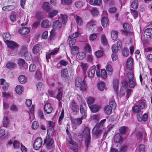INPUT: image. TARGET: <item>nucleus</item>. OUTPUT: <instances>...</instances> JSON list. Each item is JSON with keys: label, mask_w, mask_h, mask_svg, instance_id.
Wrapping results in <instances>:
<instances>
[{"label": "nucleus", "mask_w": 152, "mask_h": 152, "mask_svg": "<svg viewBox=\"0 0 152 152\" xmlns=\"http://www.w3.org/2000/svg\"><path fill=\"white\" fill-rule=\"evenodd\" d=\"M82 134L83 138L85 140V145L87 149L88 150V148L91 142V129L88 127H86L82 131Z\"/></svg>", "instance_id": "nucleus-1"}, {"label": "nucleus", "mask_w": 152, "mask_h": 152, "mask_svg": "<svg viewBox=\"0 0 152 152\" xmlns=\"http://www.w3.org/2000/svg\"><path fill=\"white\" fill-rule=\"evenodd\" d=\"M54 140L51 136L47 135L44 141V144H45L46 148L48 150H52L54 147Z\"/></svg>", "instance_id": "nucleus-2"}, {"label": "nucleus", "mask_w": 152, "mask_h": 152, "mask_svg": "<svg viewBox=\"0 0 152 152\" xmlns=\"http://www.w3.org/2000/svg\"><path fill=\"white\" fill-rule=\"evenodd\" d=\"M132 110L133 112L135 113H137V117L139 120H141V117L143 113V111H141V109L139 106L137 105H134L132 107Z\"/></svg>", "instance_id": "nucleus-3"}, {"label": "nucleus", "mask_w": 152, "mask_h": 152, "mask_svg": "<svg viewBox=\"0 0 152 152\" xmlns=\"http://www.w3.org/2000/svg\"><path fill=\"white\" fill-rule=\"evenodd\" d=\"M42 144V138L40 137H37L34 142L33 148L34 150H39L41 147Z\"/></svg>", "instance_id": "nucleus-4"}, {"label": "nucleus", "mask_w": 152, "mask_h": 152, "mask_svg": "<svg viewBox=\"0 0 152 152\" xmlns=\"http://www.w3.org/2000/svg\"><path fill=\"white\" fill-rule=\"evenodd\" d=\"M99 124H96L92 131V134L96 136V139L100 137L102 134V130L99 129Z\"/></svg>", "instance_id": "nucleus-5"}, {"label": "nucleus", "mask_w": 152, "mask_h": 152, "mask_svg": "<svg viewBox=\"0 0 152 152\" xmlns=\"http://www.w3.org/2000/svg\"><path fill=\"white\" fill-rule=\"evenodd\" d=\"M123 27L124 29L122 31L123 34L126 36L131 34V33L129 32V30L130 29V26L128 23H124L123 25Z\"/></svg>", "instance_id": "nucleus-6"}, {"label": "nucleus", "mask_w": 152, "mask_h": 152, "mask_svg": "<svg viewBox=\"0 0 152 152\" xmlns=\"http://www.w3.org/2000/svg\"><path fill=\"white\" fill-rule=\"evenodd\" d=\"M43 109L44 111L48 114H50L53 110V108L51 104L48 102L45 104Z\"/></svg>", "instance_id": "nucleus-7"}, {"label": "nucleus", "mask_w": 152, "mask_h": 152, "mask_svg": "<svg viewBox=\"0 0 152 152\" xmlns=\"http://www.w3.org/2000/svg\"><path fill=\"white\" fill-rule=\"evenodd\" d=\"M71 109L72 110L73 114L74 115H76L77 114V113L79 109V107L76 103V102L74 101H73L71 104Z\"/></svg>", "instance_id": "nucleus-8"}, {"label": "nucleus", "mask_w": 152, "mask_h": 152, "mask_svg": "<svg viewBox=\"0 0 152 152\" xmlns=\"http://www.w3.org/2000/svg\"><path fill=\"white\" fill-rule=\"evenodd\" d=\"M6 43L7 47L12 49L17 48L19 46V44L13 41L10 40Z\"/></svg>", "instance_id": "nucleus-9"}, {"label": "nucleus", "mask_w": 152, "mask_h": 152, "mask_svg": "<svg viewBox=\"0 0 152 152\" xmlns=\"http://www.w3.org/2000/svg\"><path fill=\"white\" fill-rule=\"evenodd\" d=\"M83 118V116L82 115L80 118H71L70 120L72 124L78 126L82 124Z\"/></svg>", "instance_id": "nucleus-10"}, {"label": "nucleus", "mask_w": 152, "mask_h": 152, "mask_svg": "<svg viewBox=\"0 0 152 152\" xmlns=\"http://www.w3.org/2000/svg\"><path fill=\"white\" fill-rule=\"evenodd\" d=\"M144 36L147 39L152 38V29L150 28L146 29L144 31Z\"/></svg>", "instance_id": "nucleus-11"}, {"label": "nucleus", "mask_w": 152, "mask_h": 152, "mask_svg": "<svg viewBox=\"0 0 152 152\" xmlns=\"http://www.w3.org/2000/svg\"><path fill=\"white\" fill-rule=\"evenodd\" d=\"M133 62V59L132 58L130 57L127 60L126 66L128 70H131L132 69Z\"/></svg>", "instance_id": "nucleus-12"}, {"label": "nucleus", "mask_w": 152, "mask_h": 152, "mask_svg": "<svg viewBox=\"0 0 152 152\" xmlns=\"http://www.w3.org/2000/svg\"><path fill=\"white\" fill-rule=\"evenodd\" d=\"M51 26V23L47 19L43 20L41 23V27L42 28H49Z\"/></svg>", "instance_id": "nucleus-13"}, {"label": "nucleus", "mask_w": 152, "mask_h": 152, "mask_svg": "<svg viewBox=\"0 0 152 152\" xmlns=\"http://www.w3.org/2000/svg\"><path fill=\"white\" fill-rule=\"evenodd\" d=\"M30 30V29L28 27H22L18 29V32L20 34L26 35L28 34Z\"/></svg>", "instance_id": "nucleus-14"}, {"label": "nucleus", "mask_w": 152, "mask_h": 152, "mask_svg": "<svg viewBox=\"0 0 152 152\" xmlns=\"http://www.w3.org/2000/svg\"><path fill=\"white\" fill-rule=\"evenodd\" d=\"M100 107V106L96 104H92L89 106L90 110L93 113H96L98 112Z\"/></svg>", "instance_id": "nucleus-15"}, {"label": "nucleus", "mask_w": 152, "mask_h": 152, "mask_svg": "<svg viewBox=\"0 0 152 152\" xmlns=\"http://www.w3.org/2000/svg\"><path fill=\"white\" fill-rule=\"evenodd\" d=\"M96 26L94 21L91 20L87 23V26L88 31H93L94 29V26Z\"/></svg>", "instance_id": "nucleus-16"}, {"label": "nucleus", "mask_w": 152, "mask_h": 152, "mask_svg": "<svg viewBox=\"0 0 152 152\" xmlns=\"http://www.w3.org/2000/svg\"><path fill=\"white\" fill-rule=\"evenodd\" d=\"M62 25V24L58 20H56L54 22L52 27L53 29L58 30L61 28Z\"/></svg>", "instance_id": "nucleus-17"}, {"label": "nucleus", "mask_w": 152, "mask_h": 152, "mask_svg": "<svg viewBox=\"0 0 152 152\" xmlns=\"http://www.w3.org/2000/svg\"><path fill=\"white\" fill-rule=\"evenodd\" d=\"M2 36L4 41L5 43L7 42L8 41H10V40L11 38L10 34L7 32L3 33L2 34Z\"/></svg>", "instance_id": "nucleus-18"}, {"label": "nucleus", "mask_w": 152, "mask_h": 152, "mask_svg": "<svg viewBox=\"0 0 152 152\" xmlns=\"http://www.w3.org/2000/svg\"><path fill=\"white\" fill-rule=\"evenodd\" d=\"M42 45L39 44H36L33 47L32 51L33 53L36 54L38 53L41 50Z\"/></svg>", "instance_id": "nucleus-19"}, {"label": "nucleus", "mask_w": 152, "mask_h": 152, "mask_svg": "<svg viewBox=\"0 0 152 152\" xmlns=\"http://www.w3.org/2000/svg\"><path fill=\"white\" fill-rule=\"evenodd\" d=\"M42 8L44 11L49 12L51 10V7L49 5V4L48 2H45L43 4Z\"/></svg>", "instance_id": "nucleus-20"}, {"label": "nucleus", "mask_w": 152, "mask_h": 152, "mask_svg": "<svg viewBox=\"0 0 152 152\" xmlns=\"http://www.w3.org/2000/svg\"><path fill=\"white\" fill-rule=\"evenodd\" d=\"M61 77L63 79H68V73L67 69H65L61 70Z\"/></svg>", "instance_id": "nucleus-21"}, {"label": "nucleus", "mask_w": 152, "mask_h": 152, "mask_svg": "<svg viewBox=\"0 0 152 152\" xmlns=\"http://www.w3.org/2000/svg\"><path fill=\"white\" fill-rule=\"evenodd\" d=\"M122 139V137L119 133L116 134L114 137V141L115 143H118L121 141Z\"/></svg>", "instance_id": "nucleus-22"}, {"label": "nucleus", "mask_w": 152, "mask_h": 152, "mask_svg": "<svg viewBox=\"0 0 152 152\" xmlns=\"http://www.w3.org/2000/svg\"><path fill=\"white\" fill-rule=\"evenodd\" d=\"M102 3L101 0H90L89 4L93 5L100 6Z\"/></svg>", "instance_id": "nucleus-23"}, {"label": "nucleus", "mask_w": 152, "mask_h": 152, "mask_svg": "<svg viewBox=\"0 0 152 152\" xmlns=\"http://www.w3.org/2000/svg\"><path fill=\"white\" fill-rule=\"evenodd\" d=\"M18 64L20 66H23L26 68H28V64L25 62L24 60L23 59H19L18 61Z\"/></svg>", "instance_id": "nucleus-24"}, {"label": "nucleus", "mask_w": 152, "mask_h": 152, "mask_svg": "<svg viewBox=\"0 0 152 152\" xmlns=\"http://www.w3.org/2000/svg\"><path fill=\"white\" fill-rule=\"evenodd\" d=\"M111 38L113 40H116L118 37V32L115 29L112 30L111 31Z\"/></svg>", "instance_id": "nucleus-25"}, {"label": "nucleus", "mask_w": 152, "mask_h": 152, "mask_svg": "<svg viewBox=\"0 0 152 152\" xmlns=\"http://www.w3.org/2000/svg\"><path fill=\"white\" fill-rule=\"evenodd\" d=\"M15 7L12 5H7L2 7V10L6 12L14 10Z\"/></svg>", "instance_id": "nucleus-26"}, {"label": "nucleus", "mask_w": 152, "mask_h": 152, "mask_svg": "<svg viewBox=\"0 0 152 152\" xmlns=\"http://www.w3.org/2000/svg\"><path fill=\"white\" fill-rule=\"evenodd\" d=\"M119 81L116 79H114L113 81V87L114 91L117 92V90L119 88Z\"/></svg>", "instance_id": "nucleus-27"}, {"label": "nucleus", "mask_w": 152, "mask_h": 152, "mask_svg": "<svg viewBox=\"0 0 152 152\" xmlns=\"http://www.w3.org/2000/svg\"><path fill=\"white\" fill-rule=\"evenodd\" d=\"M16 66V64L14 62L8 61L6 65V67L9 69H13Z\"/></svg>", "instance_id": "nucleus-28"}, {"label": "nucleus", "mask_w": 152, "mask_h": 152, "mask_svg": "<svg viewBox=\"0 0 152 152\" xmlns=\"http://www.w3.org/2000/svg\"><path fill=\"white\" fill-rule=\"evenodd\" d=\"M86 56L85 53L83 52H79L76 54V58L79 60H82L85 58Z\"/></svg>", "instance_id": "nucleus-29"}, {"label": "nucleus", "mask_w": 152, "mask_h": 152, "mask_svg": "<svg viewBox=\"0 0 152 152\" xmlns=\"http://www.w3.org/2000/svg\"><path fill=\"white\" fill-rule=\"evenodd\" d=\"M70 48L71 52L73 55L77 54L79 51V48L77 46H73Z\"/></svg>", "instance_id": "nucleus-30"}, {"label": "nucleus", "mask_w": 152, "mask_h": 152, "mask_svg": "<svg viewBox=\"0 0 152 152\" xmlns=\"http://www.w3.org/2000/svg\"><path fill=\"white\" fill-rule=\"evenodd\" d=\"M108 19L106 17H103L101 20V24L103 27H106L108 24Z\"/></svg>", "instance_id": "nucleus-31"}, {"label": "nucleus", "mask_w": 152, "mask_h": 152, "mask_svg": "<svg viewBox=\"0 0 152 152\" xmlns=\"http://www.w3.org/2000/svg\"><path fill=\"white\" fill-rule=\"evenodd\" d=\"M106 69L108 72V75H112L113 71V67L111 64L107 63L106 66Z\"/></svg>", "instance_id": "nucleus-32"}, {"label": "nucleus", "mask_w": 152, "mask_h": 152, "mask_svg": "<svg viewBox=\"0 0 152 152\" xmlns=\"http://www.w3.org/2000/svg\"><path fill=\"white\" fill-rule=\"evenodd\" d=\"M112 109L109 105H107L104 108V112L107 115H110L112 112Z\"/></svg>", "instance_id": "nucleus-33"}, {"label": "nucleus", "mask_w": 152, "mask_h": 152, "mask_svg": "<svg viewBox=\"0 0 152 152\" xmlns=\"http://www.w3.org/2000/svg\"><path fill=\"white\" fill-rule=\"evenodd\" d=\"M105 86V83L103 82H100L97 84V87L101 91H102L104 90Z\"/></svg>", "instance_id": "nucleus-34"}, {"label": "nucleus", "mask_w": 152, "mask_h": 152, "mask_svg": "<svg viewBox=\"0 0 152 152\" xmlns=\"http://www.w3.org/2000/svg\"><path fill=\"white\" fill-rule=\"evenodd\" d=\"M18 80L21 84H24L27 81V78L24 75H21L18 77Z\"/></svg>", "instance_id": "nucleus-35"}, {"label": "nucleus", "mask_w": 152, "mask_h": 152, "mask_svg": "<svg viewBox=\"0 0 152 152\" xmlns=\"http://www.w3.org/2000/svg\"><path fill=\"white\" fill-rule=\"evenodd\" d=\"M44 13L43 12H37L36 15V18L38 20L42 19L44 17Z\"/></svg>", "instance_id": "nucleus-36"}, {"label": "nucleus", "mask_w": 152, "mask_h": 152, "mask_svg": "<svg viewBox=\"0 0 152 152\" xmlns=\"http://www.w3.org/2000/svg\"><path fill=\"white\" fill-rule=\"evenodd\" d=\"M104 53V51L102 50H99L96 51L94 54L96 57L97 58L102 57Z\"/></svg>", "instance_id": "nucleus-37"}, {"label": "nucleus", "mask_w": 152, "mask_h": 152, "mask_svg": "<svg viewBox=\"0 0 152 152\" xmlns=\"http://www.w3.org/2000/svg\"><path fill=\"white\" fill-rule=\"evenodd\" d=\"M37 89L38 91H42L44 90V85L41 82H38L36 85Z\"/></svg>", "instance_id": "nucleus-38"}, {"label": "nucleus", "mask_w": 152, "mask_h": 152, "mask_svg": "<svg viewBox=\"0 0 152 152\" xmlns=\"http://www.w3.org/2000/svg\"><path fill=\"white\" fill-rule=\"evenodd\" d=\"M82 83V79L80 77H78L76 78L75 81V85L76 87H80Z\"/></svg>", "instance_id": "nucleus-39"}, {"label": "nucleus", "mask_w": 152, "mask_h": 152, "mask_svg": "<svg viewBox=\"0 0 152 152\" xmlns=\"http://www.w3.org/2000/svg\"><path fill=\"white\" fill-rule=\"evenodd\" d=\"M101 43L104 45H107V42L106 37L104 34H102L101 37Z\"/></svg>", "instance_id": "nucleus-40"}, {"label": "nucleus", "mask_w": 152, "mask_h": 152, "mask_svg": "<svg viewBox=\"0 0 152 152\" xmlns=\"http://www.w3.org/2000/svg\"><path fill=\"white\" fill-rule=\"evenodd\" d=\"M77 25L81 26L82 25L83 21L82 18L79 16H77L75 19Z\"/></svg>", "instance_id": "nucleus-41"}, {"label": "nucleus", "mask_w": 152, "mask_h": 152, "mask_svg": "<svg viewBox=\"0 0 152 152\" xmlns=\"http://www.w3.org/2000/svg\"><path fill=\"white\" fill-rule=\"evenodd\" d=\"M126 77L128 80H133L134 77V74L132 72H129L126 75Z\"/></svg>", "instance_id": "nucleus-42"}, {"label": "nucleus", "mask_w": 152, "mask_h": 152, "mask_svg": "<svg viewBox=\"0 0 152 152\" xmlns=\"http://www.w3.org/2000/svg\"><path fill=\"white\" fill-rule=\"evenodd\" d=\"M107 73L105 69H102L101 71V77L103 79H106L107 78Z\"/></svg>", "instance_id": "nucleus-43"}, {"label": "nucleus", "mask_w": 152, "mask_h": 152, "mask_svg": "<svg viewBox=\"0 0 152 152\" xmlns=\"http://www.w3.org/2000/svg\"><path fill=\"white\" fill-rule=\"evenodd\" d=\"M83 136H82V134H80L79 133L75 137L76 140L78 142H81L83 141Z\"/></svg>", "instance_id": "nucleus-44"}, {"label": "nucleus", "mask_w": 152, "mask_h": 152, "mask_svg": "<svg viewBox=\"0 0 152 152\" xmlns=\"http://www.w3.org/2000/svg\"><path fill=\"white\" fill-rule=\"evenodd\" d=\"M138 6V3L135 0L133 1L131 3V7L134 10H137Z\"/></svg>", "instance_id": "nucleus-45"}, {"label": "nucleus", "mask_w": 152, "mask_h": 152, "mask_svg": "<svg viewBox=\"0 0 152 152\" xmlns=\"http://www.w3.org/2000/svg\"><path fill=\"white\" fill-rule=\"evenodd\" d=\"M86 82L84 80H83L82 83L80 86V89L82 91H84L86 90Z\"/></svg>", "instance_id": "nucleus-46"}, {"label": "nucleus", "mask_w": 152, "mask_h": 152, "mask_svg": "<svg viewBox=\"0 0 152 152\" xmlns=\"http://www.w3.org/2000/svg\"><path fill=\"white\" fill-rule=\"evenodd\" d=\"M129 50L127 48H123L122 51L123 56L127 57L129 54Z\"/></svg>", "instance_id": "nucleus-47"}, {"label": "nucleus", "mask_w": 152, "mask_h": 152, "mask_svg": "<svg viewBox=\"0 0 152 152\" xmlns=\"http://www.w3.org/2000/svg\"><path fill=\"white\" fill-rule=\"evenodd\" d=\"M129 87L131 88H133L134 87L136 83L134 80H128Z\"/></svg>", "instance_id": "nucleus-48"}, {"label": "nucleus", "mask_w": 152, "mask_h": 152, "mask_svg": "<svg viewBox=\"0 0 152 152\" xmlns=\"http://www.w3.org/2000/svg\"><path fill=\"white\" fill-rule=\"evenodd\" d=\"M127 129V127L125 126L121 127L119 129V132L123 134H126Z\"/></svg>", "instance_id": "nucleus-49"}, {"label": "nucleus", "mask_w": 152, "mask_h": 152, "mask_svg": "<svg viewBox=\"0 0 152 152\" xmlns=\"http://www.w3.org/2000/svg\"><path fill=\"white\" fill-rule=\"evenodd\" d=\"M111 48L112 51L114 53H117L118 50H121V49H119V48L115 44H114L112 45Z\"/></svg>", "instance_id": "nucleus-50"}, {"label": "nucleus", "mask_w": 152, "mask_h": 152, "mask_svg": "<svg viewBox=\"0 0 152 152\" xmlns=\"http://www.w3.org/2000/svg\"><path fill=\"white\" fill-rule=\"evenodd\" d=\"M96 69L94 68H92L88 73V77H93L95 74Z\"/></svg>", "instance_id": "nucleus-51"}, {"label": "nucleus", "mask_w": 152, "mask_h": 152, "mask_svg": "<svg viewBox=\"0 0 152 152\" xmlns=\"http://www.w3.org/2000/svg\"><path fill=\"white\" fill-rule=\"evenodd\" d=\"M91 14L93 16H96L99 14V12L98 11L97 8H94L90 10Z\"/></svg>", "instance_id": "nucleus-52"}, {"label": "nucleus", "mask_w": 152, "mask_h": 152, "mask_svg": "<svg viewBox=\"0 0 152 152\" xmlns=\"http://www.w3.org/2000/svg\"><path fill=\"white\" fill-rule=\"evenodd\" d=\"M130 11L132 14L134 18H137L138 16V11L136 10H134L131 9H130Z\"/></svg>", "instance_id": "nucleus-53"}, {"label": "nucleus", "mask_w": 152, "mask_h": 152, "mask_svg": "<svg viewBox=\"0 0 152 152\" xmlns=\"http://www.w3.org/2000/svg\"><path fill=\"white\" fill-rule=\"evenodd\" d=\"M146 102V101L145 100L142 99L139 103L138 106H139L140 107L142 110L143 109L145 108Z\"/></svg>", "instance_id": "nucleus-54"}, {"label": "nucleus", "mask_w": 152, "mask_h": 152, "mask_svg": "<svg viewBox=\"0 0 152 152\" xmlns=\"http://www.w3.org/2000/svg\"><path fill=\"white\" fill-rule=\"evenodd\" d=\"M3 126L7 127L9 124V119L7 117H5L4 118L3 120Z\"/></svg>", "instance_id": "nucleus-55"}, {"label": "nucleus", "mask_w": 152, "mask_h": 152, "mask_svg": "<svg viewBox=\"0 0 152 152\" xmlns=\"http://www.w3.org/2000/svg\"><path fill=\"white\" fill-rule=\"evenodd\" d=\"M141 120H140V121L139 120V119H137L140 122L142 121L144 122L146 121L148 119V114L146 113H144L143 114V115L141 117Z\"/></svg>", "instance_id": "nucleus-56"}, {"label": "nucleus", "mask_w": 152, "mask_h": 152, "mask_svg": "<svg viewBox=\"0 0 152 152\" xmlns=\"http://www.w3.org/2000/svg\"><path fill=\"white\" fill-rule=\"evenodd\" d=\"M24 56L26 60L29 61L31 59V54L28 52H26L24 53Z\"/></svg>", "instance_id": "nucleus-57"}, {"label": "nucleus", "mask_w": 152, "mask_h": 152, "mask_svg": "<svg viewBox=\"0 0 152 152\" xmlns=\"http://www.w3.org/2000/svg\"><path fill=\"white\" fill-rule=\"evenodd\" d=\"M109 106L113 110H115L116 107V104L114 101H110L109 102Z\"/></svg>", "instance_id": "nucleus-58"}, {"label": "nucleus", "mask_w": 152, "mask_h": 152, "mask_svg": "<svg viewBox=\"0 0 152 152\" xmlns=\"http://www.w3.org/2000/svg\"><path fill=\"white\" fill-rule=\"evenodd\" d=\"M15 91L18 94H21L22 92V88L21 86H17L15 88Z\"/></svg>", "instance_id": "nucleus-59"}, {"label": "nucleus", "mask_w": 152, "mask_h": 152, "mask_svg": "<svg viewBox=\"0 0 152 152\" xmlns=\"http://www.w3.org/2000/svg\"><path fill=\"white\" fill-rule=\"evenodd\" d=\"M81 66L84 72H86L87 69V68L88 67L89 65L87 63H81Z\"/></svg>", "instance_id": "nucleus-60"}, {"label": "nucleus", "mask_w": 152, "mask_h": 152, "mask_svg": "<svg viewBox=\"0 0 152 152\" xmlns=\"http://www.w3.org/2000/svg\"><path fill=\"white\" fill-rule=\"evenodd\" d=\"M57 10H54L51 11L49 14V16L50 18H51L56 15L58 13Z\"/></svg>", "instance_id": "nucleus-61"}, {"label": "nucleus", "mask_w": 152, "mask_h": 152, "mask_svg": "<svg viewBox=\"0 0 152 152\" xmlns=\"http://www.w3.org/2000/svg\"><path fill=\"white\" fill-rule=\"evenodd\" d=\"M38 126L39 124L37 121H34L33 122L32 124V128L33 129L36 130L38 128Z\"/></svg>", "instance_id": "nucleus-62"}, {"label": "nucleus", "mask_w": 152, "mask_h": 152, "mask_svg": "<svg viewBox=\"0 0 152 152\" xmlns=\"http://www.w3.org/2000/svg\"><path fill=\"white\" fill-rule=\"evenodd\" d=\"M61 20L63 24L65 23L67 21V18L66 15H61Z\"/></svg>", "instance_id": "nucleus-63"}, {"label": "nucleus", "mask_w": 152, "mask_h": 152, "mask_svg": "<svg viewBox=\"0 0 152 152\" xmlns=\"http://www.w3.org/2000/svg\"><path fill=\"white\" fill-rule=\"evenodd\" d=\"M79 35V33L78 32H76L73 34H70L69 37L71 39H75L74 38L78 37Z\"/></svg>", "instance_id": "nucleus-64"}]
</instances>
